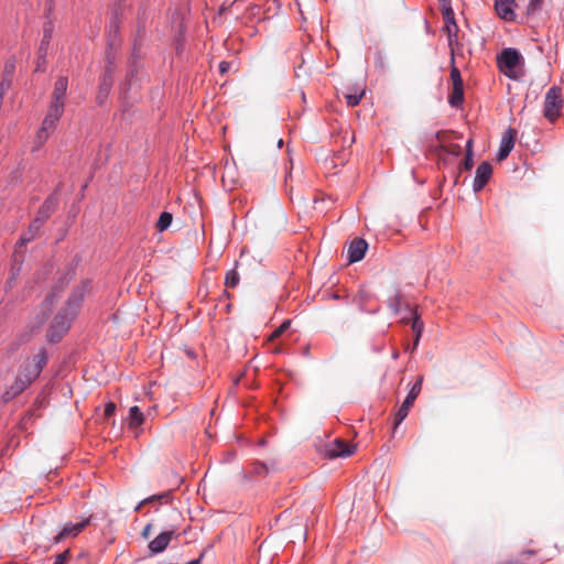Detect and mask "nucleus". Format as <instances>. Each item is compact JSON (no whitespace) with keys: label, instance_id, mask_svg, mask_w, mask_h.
<instances>
[{"label":"nucleus","instance_id":"1","mask_svg":"<svg viewBox=\"0 0 564 564\" xmlns=\"http://www.w3.org/2000/svg\"><path fill=\"white\" fill-rule=\"evenodd\" d=\"M89 290L90 282L84 281L73 291L66 302V306L55 315L48 328L47 338L51 343L58 341L69 329L70 323L77 315L80 303Z\"/></svg>","mask_w":564,"mask_h":564},{"label":"nucleus","instance_id":"2","mask_svg":"<svg viewBox=\"0 0 564 564\" xmlns=\"http://www.w3.org/2000/svg\"><path fill=\"white\" fill-rule=\"evenodd\" d=\"M46 362L47 355L44 348L40 349L32 359H28L19 371L14 384L11 387L13 394H19L29 387L40 376Z\"/></svg>","mask_w":564,"mask_h":564},{"label":"nucleus","instance_id":"3","mask_svg":"<svg viewBox=\"0 0 564 564\" xmlns=\"http://www.w3.org/2000/svg\"><path fill=\"white\" fill-rule=\"evenodd\" d=\"M65 104H59L51 101L47 113L42 122L41 128L36 133L35 142L37 143V148L43 145L48 139L50 133L54 130L57 121L62 117L64 112Z\"/></svg>","mask_w":564,"mask_h":564},{"label":"nucleus","instance_id":"4","mask_svg":"<svg viewBox=\"0 0 564 564\" xmlns=\"http://www.w3.org/2000/svg\"><path fill=\"white\" fill-rule=\"evenodd\" d=\"M499 69L510 78L516 79V68L523 63V57L514 48H505L497 58Z\"/></svg>","mask_w":564,"mask_h":564},{"label":"nucleus","instance_id":"5","mask_svg":"<svg viewBox=\"0 0 564 564\" xmlns=\"http://www.w3.org/2000/svg\"><path fill=\"white\" fill-rule=\"evenodd\" d=\"M563 106L561 89L558 87H551L544 99V116L551 122L554 121L561 113Z\"/></svg>","mask_w":564,"mask_h":564},{"label":"nucleus","instance_id":"6","mask_svg":"<svg viewBox=\"0 0 564 564\" xmlns=\"http://www.w3.org/2000/svg\"><path fill=\"white\" fill-rule=\"evenodd\" d=\"M452 91L448 95V102L452 107L458 108L464 101V84L460 72L453 66L451 69Z\"/></svg>","mask_w":564,"mask_h":564},{"label":"nucleus","instance_id":"7","mask_svg":"<svg viewBox=\"0 0 564 564\" xmlns=\"http://www.w3.org/2000/svg\"><path fill=\"white\" fill-rule=\"evenodd\" d=\"M517 134H518L517 130L513 128H508L505 131V133L501 138V141H500V147H499V151L497 154V160L499 162L507 159L508 155L510 154V152L512 151V149L514 147L516 139H517Z\"/></svg>","mask_w":564,"mask_h":564},{"label":"nucleus","instance_id":"8","mask_svg":"<svg viewBox=\"0 0 564 564\" xmlns=\"http://www.w3.org/2000/svg\"><path fill=\"white\" fill-rule=\"evenodd\" d=\"M88 524L89 519H85L77 523H66L61 532L54 536V543H59L65 539L77 536Z\"/></svg>","mask_w":564,"mask_h":564},{"label":"nucleus","instance_id":"9","mask_svg":"<svg viewBox=\"0 0 564 564\" xmlns=\"http://www.w3.org/2000/svg\"><path fill=\"white\" fill-rule=\"evenodd\" d=\"M492 175V167L490 163L488 162H481L477 170L476 175L473 184V188L475 192H480L486 184L489 182L490 177Z\"/></svg>","mask_w":564,"mask_h":564},{"label":"nucleus","instance_id":"10","mask_svg":"<svg viewBox=\"0 0 564 564\" xmlns=\"http://www.w3.org/2000/svg\"><path fill=\"white\" fill-rule=\"evenodd\" d=\"M355 452V446L348 445L340 438H336L326 451V456L329 458L348 457Z\"/></svg>","mask_w":564,"mask_h":564},{"label":"nucleus","instance_id":"11","mask_svg":"<svg viewBox=\"0 0 564 564\" xmlns=\"http://www.w3.org/2000/svg\"><path fill=\"white\" fill-rule=\"evenodd\" d=\"M175 535V530H169L160 533L149 543V550L152 555L162 553L170 544L172 538Z\"/></svg>","mask_w":564,"mask_h":564},{"label":"nucleus","instance_id":"12","mask_svg":"<svg viewBox=\"0 0 564 564\" xmlns=\"http://www.w3.org/2000/svg\"><path fill=\"white\" fill-rule=\"evenodd\" d=\"M368 243L362 238H355L347 250L349 263L360 261L367 251Z\"/></svg>","mask_w":564,"mask_h":564},{"label":"nucleus","instance_id":"13","mask_svg":"<svg viewBox=\"0 0 564 564\" xmlns=\"http://www.w3.org/2000/svg\"><path fill=\"white\" fill-rule=\"evenodd\" d=\"M58 205L57 197L55 195H50L43 205L40 207L36 217L34 218L37 223L43 225L51 215L56 210Z\"/></svg>","mask_w":564,"mask_h":564},{"label":"nucleus","instance_id":"14","mask_svg":"<svg viewBox=\"0 0 564 564\" xmlns=\"http://www.w3.org/2000/svg\"><path fill=\"white\" fill-rule=\"evenodd\" d=\"M514 6V0H495L496 12L505 21H513L516 19Z\"/></svg>","mask_w":564,"mask_h":564},{"label":"nucleus","instance_id":"15","mask_svg":"<svg viewBox=\"0 0 564 564\" xmlns=\"http://www.w3.org/2000/svg\"><path fill=\"white\" fill-rule=\"evenodd\" d=\"M67 87H68L67 77H64V76L59 77L54 84V89L52 93L51 101H54V102L59 101V104H65L64 99L66 96Z\"/></svg>","mask_w":564,"mask_h":564},{"label":"nucleus","instance_id":"16","mask_svg":"<svg viewBox=\"0 0 564 564\" xmlns=\"http://www.w3.org/2000/svg\"><path fill=\"white\" fill-rule=\"evenodd\" d=\"M41 227L42 225L34 219L29 226L28 231L21 236L19 247H23L32 241L39 235Z\"/></svg>","mask_w":564,"mask_h":564},{"label":"nucleus","instance_id":"17","mask_svg":"<svg viewBox=\"0 0 564 564\" xmlns=\"http://www.w3.org/2000/svg\"><path fill=\"white\" fill-rule=\"evenodd\" d=\"M443 19L445 22V30L451 39L453 34L457 32V24L452 8H446L443 12Z\"/></svg>","mask_w":564,"mask_h":564},{"label":"nucleus","instance_id":"18","mask_svg":"<svg viewBox=\"0 0 564 564\" xmlns=\"http://www.w3.org/2000/svg\"><path fill=\"white\" fill-rule=\"evenodd\" d=\"M412 329L415 334V338H414V345H413V350L416 348V346L419 345V340L422 336V333H423V328H424V324L423 322L421 321L420 316L417 315L416 312H412Z\"/></svg>","mask_w":564,"mask_h":564},{"label":"nucleus","instance_id":"19","mask_svg":"<svg viewBox=\"0 0 564 564\" xmlns=\"http://www.w3.org/2000/svg\"><path fill=\"white\" fill-rule=\"evenodd\" d=\"M129 420L130 426L138 427L143 423V413L140 411L139 406H131L129 410Z\"/></svg>","mask_w":564,"mask_h":564},{"label":"nucleus","instance_id":"20","mask_svg":"<svg viewBox=\"0 0 564 564\" xmlns=\"http://www.w3.org/2000/svg\"><path fill=\"white\" fill-rule=\"evenodd\" d=\"M422 383H423V377L420 376L416 380V382L412 386L411 390L409 391L405 401H409L413 405L415 399L419 397L422 390Z\"/></svg>","mask_w":564,"mask_h":564},{"label":"nucleus","instance_id":"21","mask_svg":"<svg viewBox=\"0 0 564 564\" xmlns=\"http://www.w3.org/2000/svg\"><path fill=\"white\" fill-rule=\"evenodd\" d=\"M172 220H173L172 214L169 212H163L160 215L159 220L156 223L158 231L162 232L165 229H167L170 227V225L172 224Z\"/></svg>","mask_w":564,"mask_h":564},{"label":"nucleus","instance_id":"22","mask_svg":"<svg viewBox=\"0 0 564 564\" xmlns=\"http://www.w3.org/2000/svg\"><path fill=\"white\" fill-rule=\"evenodd\" d=\"M365 95V89L359 87V88H356L355 89V95H346L344 94V97L346 99V102L349 107H355L357 106L361 98L364 97Z\"/></svg>","mask_w":564,"mask_h":564},{"label":"nucleus","instance_id":"23","mask_svg":"<svg viewBox=\"0 0 564 564\" xmlns=\"http://www.w3.org/2000/svg\"><path fill=\"white\" fill-rule=\"evenodd\" d=\"M239 282H240V275L236 269H232L227 272L226 278H225V285L227 288L234 289L239 284Z\"/></svg>","mask_w":564,"mask_h":564},{"label":"nucleus","instance_id":"24","mask_svg":"<svg viewBox=\"0 0 564 564\" xmlns=\"http://www.w3.org/2000/svg\"><path fill=\"white\" fill-rule=\"evenodd\" d=\"M54 301H55V293H51L44 301L43 303V310H44V313H43V316L42 318L40 319L39 324H42L50 315L51 311H52V306L54 304Z\"/></svg>","mask_w":564,"mask_h":564},{"label":"nucleus","instance_id":"25","mask_svg":"<svg viewBox=\"0 0 564 564\" xmlns=\"http://www.w3.org/2000/svg\"><path fill=\"white\" fill-rule=\"evenodd\" d=\"M170 498V491H166L164 494H161V495H153L151 497H148L145 499H143L139 506L135 508V510H140V508L145 505V503H150V502H154V501H160V500H163L165 499L166 501L169 500Z\"/></svg>","mask_w":564,"mask_h":564},{"label":"nucleus","instance_id":"26","mask_svg":"<svg viewBox=\"0 0 564 564\" xmlns=\"http://www.w3.org/2000/svg\"><path fill=\"white\" fill-rule=\"evenodd\" d=\"M291 325V321L286 319L276 329L273 330V333L270 335L269 339L273 340L278 337H280Z\"/></svg>","mask_w":564,"mask_h":564},{"label":"nucleus","instance_id":"27","mask_svg":"<svg viewBox=\"0 0 564 564\" xmlns=\"http://www.w3.org/2000/svg\"><path fill=\"white\" fill-rule=\"evenodd\" d=\"M51 39H52L51 35L43 34V40H42L40 48H39L40 58H42L43 61H44V57L46 56L47 46L50 44Z\"/></svg>","mask_w":564,"mask_h":564},{"label":"nucleus","instance_id":"28","mask_svg":"<svg viewBox=\"0 0 564 564\" xmlns=\"http://www.w3.org/2000/svg\"><path fill=\"white\" fill-rule=\"evenodd\" d=\"M542 2L543 0H530L527 8V13L534 14L535 12H538L541 9Z\"/></svg>","mask_w":564,"mask_h":564},{"label":"nucleus","instance_id":"29","mask_svg":"<svg viewBox=\"0 0 564 564\" xmlns=\"http://www.w3.org/2000/svg\"><path fill=\"white\" fill-rule=\"evenodd\" d=\"M473 165H474L473 151L469 150L466 153L465 160H464V162L462 164V169L468 171V170H470L473 167Z\"/></svg>","mask_w":564,"mask_h":564},{"label":"nucleus","instance_id":"30","mask_svg":"<svg viewBox=\"0 0 564 564\" xmlns=\"http://www.w3.org/2000/svg\"><path fill=\"white\" fill-rule=\"evenodd\" d=\"M408 414L409 413L406 411H404L402 408H399L394 417V430L402 423V421L408 416Z\"/></svg>","mask_w":564,"mask_h":564},{"label":"nucleus","instance_id":"31","mask_svg":"<svg viewBox=\"0 0 564 564\" xmlns=\"http://www.w3.org/2000/svg\"><path fill=\"white\" fill-rule=\"evenodd\" d=\"M70 557V552L68 550L56 555L53 564H66Z\"/></svg>","mask_w":564,"mask_h":564},{"label":"nucleus","instance_id":"32","mask_svg":"<svg viewBox=\"0 0 564 564\" xmlns=\"http://www.w3.org/2000/svg\"><path fill=\"white\" fill-rule=\"evenodd\" d=\"M14 68H15V66H14L13 61H8L4 65V75L3 76L11 78V76L14 72Z\"/></svg>","mask_w":564,"mask_h":564},{"label":"nucleus","instance_id":"33","mask_svg":"<svg viewBox=\"0 0 564 564\" xmlns=\"http://www.w3.org/2000/svg\"><path fill=\"white\" fill-rule=\"evenodd\" d=\"M115 411H116V404L112 402H109L105 408V416L110 417L111 415H113Z\"/></svg>","mask_w":564,"mask_h":564},{"label":"nucleus","instance_id":"34","mask_svg":"<svg viewBox=\"0 0 564 564\" xmlns=\"http://www.w3.org/2000/svg\"><path fill=\"white\" fill-rule=\"evenodd\" d=\"M391 305L393 306V311L394 313H398V306H399V303H400V296L397 294L394 295L391 300Z\"/></svg>","mask_w":564,"mask_h":564},{"label":"nucleus","instance_id":"35","mask_svg":"<svg viewBox=\"0 0 564 564\" xmlns=\"http://www.w3.org/2000/svg\"><path fill=\"white\" fill-rule=\"evenodd\" d=\"M229 68H230V63H229V62H225V61H224V62H221V63L219 64V72H220L221 74L227 73Z\"/></svg>","mask_w":564,"mask_h":564},{"label":"nucleus","instance_id":"36","mask_svg":"<svg viewBox=\"0 0 564 564\" xmlns=\"http://www.w3.org/2000/svg\"><path fill=\"white\" fill-rule=\"evenodd\" d=\"M152 524H147L145 528L142 531V536L144 539H148L151 533Z\"/></svg>","mask_w":564,"mask_h":564},{"label":"nucleus","instance_id":"37","mask_svg":"<svg viewBox=\"0 0 564 564\" xmlns=\"http://www.w3.org/2000/svg\"><path fill=\"white\" fill-rule=\"evenodd\" d=\"M451 153L458 155L460 153V147L458 144H454L448 150Z\"/></svg>","mask_w":564,"mask_h":564},{"label":"nucleus","instance_id":"38","mask_svg":"<svg viewBox=\"0 0 564 564\" xmlns=\"http://www.w3.org/2000/svg\"><path fill=\"white\" fill-rule=\"evenodd\" d=\"M52 32H53V25H52V23H47L44 26V34L52 36Z\"/></svg>","mask_w":564,"mask_h":564},{"label":"nucleus","instance_id":"39","mask_svg":"<svg viewBox=\"0 0 564 564\" xmlns=\"http://www.w3.org/2000/svg\"><path fill=\"white\" fill-rule=\"evenodd\" d=\"M400 408H402L404 411H406L409 413L410 409L412 408V404L409 403V401L404 400Z\"/></svg>","mask_w":564,"mask_h":564},{"label":"nucleus","instance_id":"40","mask_svg":"<svg viewBox=\"0 0 564 564\" xmlns=\"http://www.w3.org/2000/svg\"><path fill=\"white\" fill-rule=\"evenodd\" d=\"M469 150L473 151V139H469L466 143V152Z\"/></svg>","mask_w":564,"mask_h":564},{"label":"nucleus","instance_id":"41","mask_svg":"<svg viewBox=\"0 0 564 564\" xmlns=\"http://www.w3.org/2000/svg\"><path fill=\"white\" fill-rule=\"evenodd\" d=\"M260 469L263 470V471H267L265 465L264 464H260L259 468H257V471L260 473Z\"/></svg>","mask_w":564,"mask_h":564},{"label":"nucleus","instance_id":"42","mask_svg":"<svg viewBox=\"0 0 564 564\" xmlns=\"http://www.w3.org/2000/svg\"><path fill=\"white\" fill-rule=\"evenodd\" d=\"M186 564H200V557L195 558V560H193V561H189V562H188V563H186Z\"/></svg>","mask_w":564,"mask_h":564},{"label":"nucleus","instance_id":"43","mask_svg":"<svg viewBox=\"0 0 564 564\" xmlns=\"http://www.w3.org/2000/svg\"><path fill=\"white\" fill-rule=\"evenodd\" d=\"M356 88H357V87L349 88L345 94H346V95H355V89H356Z\"/></svg>","mask_w":564,"mask_h":564},{"label":"nucleus","instance_id":"44","mask_svg":"<svg viewBox=\"0 0 564 564\" xmlns=\"http://www.w3.org/2000/svg\"><path fill=\"white\" fill-rule=\"evenodd\" d=\"M224 296H226L227 299H230L231 297V294L227 291H224Z\"/></svg>","mask_w":564,"mask_h":564},{"label":"nucleus","instance_id":"45","mask_svg":"<svg viewBox=\"0 0 564 564\" xmlns=\"http://www.w3.org/2000/svg\"><path fill=\"white\" fill-rule=\"evenodd\" d=\"M399 357V352L398 351H394L393 352V358H398Z\"/></svg>","mask_w":564,"mask_h":564},{"label":"nucleus","instance_id":"46","mask_svg":"<svg viewBox=\"0 0 564 564\" xmlns=\"http://www.w3.org/2000/svg\"><path fill=\"white\" fill-rule=\"evenodd\" d=\"M282 144H283V142H282V140H280V141L278 142V145H279V147H282Z\"/></svg>","mask_w":564,"mask_h":564}]
</instances>
